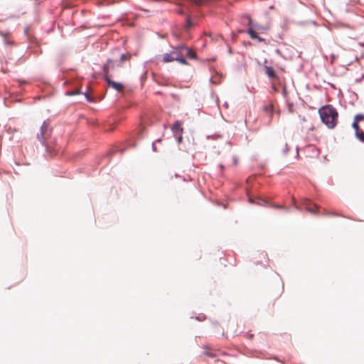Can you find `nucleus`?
Returning a JSON list of instances; mask_svg holds the SVG:
<instances>
[{
  "mask_svg": "<svg viewBox=\"0 0 364 364\" xmlns=\"http://www.w3.org/2000/svg\"><path fill=\"white\" fill-rule=\"evenodd\" d=\"M321 119L328 128L333 129L338 123V113L331 105H325L318 109Z\"/></svg>",
  "mask_w": 364,
  "mask_h": 364,
  "instance_id": "obj_1",
  "label": "nucleus"
},
{
  "mask_svg": "<svg viewBox=\"0 0 364 364\" xmlns=\"http://www.w3.org/2000/svg\"><path fill=\"white\" fill-rule=\"evenodd\" d=\"M181 46L174 48L169 53H165L162 56V62L170 63L174 60L179 62L181 64L187 65L186 60L183 58Z\"/></svg>",
  "mask_w": 364,
  "mask_h": 364,
  "instance_id": "obj_2",
  "label": "nucleus"
},
{
  "mask_svg": "<svg viewBox=\"0 0 364 364\" xmlns=\"http://www.w3.org/2000/svg\"><path fill=\"white\" fill-rule=\"evenodd\" d=\"M112 63V60H109L107 64L104 66V72L105 73V80H106L109 87L116 90L118 92H122L124 90V85L122 83L114 82L108 76L107 73L110 67V64Z\"/></svg>",
  "mask_w": 364,
  "mask_h": 364,
  "instance_id": "obj_3",
  "label": "nucleus"
},
{
  "mask_svg": "<svg viewBox=\"0 0 364 364\" xmlns=\"http://www.w3.org/2000/svg\"><path fill=\"white\" fill-rule=\"evenodd\" d=\"M50 132L48 124L46 122H44L41 127L40 132L37 134V138L42 144H45L46 141L50 136Z\"/></svg>",
  "mask_w": 364,
  "mask_h": 364,
  "instance_id": "obj_4",
  "label": "nucleus"
},
{
  "mask_svg": "<svg viewBox=\"0 0 364 364\" xmlns=\"http://www.w3.org/2000/svg\"><path fill=\"white\" fill-rule=\"evenodd\" d=\"M243 18L247 20V26H249V28H252L254 30L256 29V30H258V31H264V30H266L265 27L259 25L257 23H254L252 21L251 17L249 15H245Z\"/></svg>",
  "mask_w": 364,
  "mask_h": 364,
  "instance_id": "obj_5",
  "label": "nucleus"
},
{
  "mask_svg": "<svg viewBox=\"0 0 364 364\" xmlns=\"http://www.w3.org/2000/svg\"><path fill=\"white\" fill-rule=\"evenodd\" d=\"M181 50L182 53H183V58H184L185 59L186 57L189 58L191 59L196 58V53L183 45H181Z\"/></svg>",
  "mask_w": 364,
  "mask_h": 364,
  "instance_id": "obj_6",
  "label": "nucleus"
},
{
  "mask_svg": "<svg viewBox=\"0 0 364 364\" xmlns=\"http://www.w3.org/2000/svg\"><path fill=\"white\" fill-rule=\"evenodd\" d=\"M304 205L305 208L307 211L311 213H317V210L318 207L316 204H313L310 202V200L306 199L304 201Z\"/></svg>",
  "mask_w": 364,
  "mask_h": 364,
  "instance_id": "obj_7",
  "label": "nucleus"
},
{
  "mask_svg": "<svg viewBox=\"0 0 364 364\" xmlns=\"http://www.w3.org/2000/svg\"><path fill=\"white\" fill-rule=\"evenodd\" d=\"M247 33H248V35L250 36V38L252 39H257L258 41L259 42H264L265 40L261 37H259L257 32L255 31V30H254L253 28H249L247 30Z\"/></svg>",
  "mask_w": 364,
  "mask_h": 364,
  "instance_id": "obj_8",
  "label": "nucleus"
},
{
  "mask_svg": "<svg viewBox=\"0 0 364 364\" xmlns=\"http://www.w3.org/2000/svg\"><path fill=\"white\" fill-rule=\"evenodd\" d=\"M264 70L266 75L268 76L269 78L272 80L278 78L277 75L276 74L275 71L272 67L265 65Z\"/></svg>",
  "mask_w": 364,
  "mask_h": 364,
  "instance_id": "obj_9",
  "label": "nucleus"
},
{
  "mask_svg": "<svg viewBox=\"0 0 364 364\" xmlns=\"http://www.w3.org/2000/svg\"><path fill=\"white\" fill-rule=\"evenodd\" d=\"M203 354L204 355H206V356L212 358H216L218 356V355L216 354V353L213 350H211V349H210L208 348H204Z\"/></svg>",
  "mask_w": 364,
  "mask_h": 364,
  "instance_id": "obj_10",
  "label": "nucleus"
},
{
  "mask_svg": "<svg viewBox=\"0 0 364 364\" xmlns=\"http://www.w3.org/2000/svg\"><path fill=\"white\" fill-rule=\"evenodd\" d=\"M274 111V106L272 104H269L264 107V112L269 117H272Z\"/></svg>",
  "mask_w": 364,
  "mask_h": 364,
  "instance_id": "obj_11",
  "label": "nucleus"
},
{
  "mask_svg": "<svg viewBox=\"0 0 364 364\" xmlns=\"http://www.w3.org/2000/svg\"><path fill=\"white\" fill-rule=\"evenodd\" d=\"M172 130L174 132H183L182 124L179 121L175 122V123L172 126Z\"/></svg>",
  "mask_w": 364,
  "mask_h": 364,
  "instance_id": "obj_12",
  "label": "nucleus"
},
{
  "mask_svg": "<svg viewBox=\"0 0 364 364\" xmlns=\"http://www.w3.org/2000/svg\"><path fill=\"white\" fill-rule=\"evenodd\" d=\"M249 201L251 203H256L259 205H263V206H268L269 205V203L267 202L265 200H263V199H261V198H259L257 201H254L251 198H249Z\"/></svg>",
  "mask_w": 364,
  "mask_h": 364,
  "instance_id": "obj_13",
  "label": "nucleus"
},
{
  "mask_svg": "<svg viewBox=\"0 0 364 364\" xmlns=\"http://www.w3.org/2000/svg\"><path fill=\"white\" fill-rule=\"evenodd\" d=\"M280 149L281 151H282V153L284 154H286L288 151V144L286 143V142H282L281 144H280Z\"/></svg>",
  "mask_w": 364,
  "mask_h": 364,
  "instance_id": "obj_14",
  "label": "nucleus"
},
{
  "mask_svg": "<svg viewBox=\"0 0 364 364\" xmlns=\"http://www.w3.org/2000/svg\"><path fill=\"white\" fill-rule=\"evenodd\" d=\"M357 138L361 141L362 142H364V132L363 130H359L355 132Z\"/></svg>",
  "mask_w": 364,
  "mask_h": 364,
  "instance_id": "obj_15",
  "label": "nucleus"
},
{
  "mask_svg": "<svg viewBox=\"0 0 364 364\" xmlns=\"http://www.w3.org/2000/svg\"><path fill=\"white\" fill-rule=\"evenodd\" d=\"M131 54L129 53H124L120 56V60L122 62H124L126 60H129L131 58Z\"/></svg>",
  "mask_w": 364,
  "mask_h": 364,
  "instance_id": "obj_16",
  "label": "nucleus"
},
{
  "mask_svg": "<svg viewBox=\"0 0 364 364\" xmlns=\"http://www.w3.org/2000/svg\"><path fill=\"white\" fill-rule=\"evenodd\" d=\"M268 206H271V207H273V208H279V209H284V210H286L287 211L289 210V209L284 206H282V205H277V204H274V203H269V205Z\"/></svg>",
  "mask_w": 364,
  "mask_h": 364,
  "instance_id": "obj_17",
  "label": "nucleus"
},
{
  "mask_svg": "<svg viewBox=\"0 0 364 364\" xmlns=\"http://www.w3.org/2000/svg\"><path fill=\"white\" fill-rule=\"evenodd\" d=\"M364 120V115L363 114H356L354 117V121L359 122Z\"/></svg>",
  "mask_w": 364,
  "mask_h": 364,
  "instance_id": "obj_18",
  "label": "nucleus"
},
{
  "mask_svg": "<svg viewBox=\"0 0 364 364\" xmlns=\"http://www.w3.org/2000/svg\"><path fill=\"white\" fill-rule=\"evenodd\" d=\"M352 127H353V128L355 129V132H358V131H359V130H360V127H359V125H358V122H355V121H354V122H353V124H352Z\"/></svg>",
  "mask_w": 364,
  "mask_h": 364,
  "instance_id": "obj_19",
  "label": "nucleus"
},
{
  "mask_svg": "<svg viewBox=\"0 0 364 364\" xmlns=\"http://www.w3.org/2000/svg\"><path fill=\"white\" fill-rule=\"evenodd\" d=\"M323 215H333V216H342V217H344L342 214L341 213H323Z\"/></svg>",
  "mask_w": 364,
  "mask_h": 364,
  "instance_id": "obj_20",
  "label": "nucleus"
},
{
  "mask_svg": "<svg viewBox=\"0 0 364 364\" xmlns=\"http://www.w3.org/2000/svg\"><path fill=\"white\" fill-rule=\"evenodd\" d=\"M192 26H193V23H192L190 18L187 17V18H186V28H189L192 27Z\"/></svg>",
  "mask_w": 364,
  "mask_h": 364,
  "instance_id": "obj_21",
  "label": "nucleus"
},
{
  "mask_svg": "<svg viewBox=\"0 0 364 364\" xmlns=\"http://www.w3.org/2000/svg\"><path fill=\"white\" fill-rule=\"evenodd\" d=\"M301 128L302 129H306L307 130H314V126L312 124H311L309 126H307V127H304V125H302Z\"/></svg>",
  "mask_w": 364,
  "mask_h": 364,
  "instance_id": "obj_22",
  "label": "nucleus"
},
{
  "mask_svg": "<svg viewBox=\"0 0 364 364\" xmlns=\"http://www.w3.org/2000/svg\"><path fill=\"white\" fill-rule=\"evenodd\" d=\"M9 132H18V129L16 128L9 127L8 129Z\"/></svg>",
  "mask_w": 364,
  "mask_h": 364,
  "instance_id": "obj_23",
  "label": "nucleus"
},
{
  "mask_svg": "<svg viewBox=\"0 0 364 364\" xmlns=\"http://www.w3.org/2000/svg\"><path fill=\"white\" fill-rule=\"evenodd\" d=\"M301 120L303 122H306V121H307V119H306V117H302L301 118Z\"/></svg>",
  "mask_w": 364,
  "mask_h": 364,
  "instance_id": "obj_24",
  "label": "nucleus"
},
{
  "mask_svg": "<svg viewBox=\"0 0 364 364\" xmlns=\"http://www.w3.org/2000/svg\"><path fill=\"white\" fill-rule=\"evenodd\" d=\"M182 139H183L182 136H180L178 138V143H181V142L182 141Z\"/></svg>",
  "mask_w": 364,
  "mask_h": 364,
  "instance_id": "obj_25",
  "label": "nucleus"
},
{
  "mask_svg": "<svg viewBox=\"0 0 364 364\" xmlns=\"http://www.w3.org/2000/svg\"><path fill=\"white\" fill-rule=\"evenodd\" d=\"M5 43H6V44H10V43H11V42L9 39H6V38L5 39Z\"/></svg>",
  "mask_w": 364,
  "mask_h": 364,
  "instance_id": "obj_26",
  "label": "nucleus"
},
{
  "mask_svg": "<svg viewBox=\"0 0 364 364\" xmlns=\"http://www.w3.org/2000/svg\"><path fill=\"white\" fill-rule=\"evenodd\" d=\"M177 12L179 14H183V11L181 9H179Z\"/></svg>",
  "mask_w": 364,
  "mask_h": 364,
  "instance_id": "obj_27",
  "label": "nucleus"
}]
</instances>
